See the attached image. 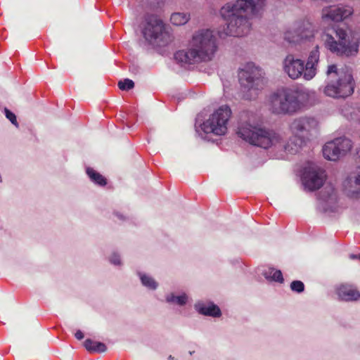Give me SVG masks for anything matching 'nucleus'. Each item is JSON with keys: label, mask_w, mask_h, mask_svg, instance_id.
Here are the masks:
<instances>
[{"label": "nucleus", "mask_w": 360, "mask_h": 360, "mask_svg": "<svg viewBox=\"0 0 360 360\" xmlns=\"http://www.w3.org/2000/svg\"><path fill=\"white\" fill-rule=\"evenodd\" d=\"M265 6V0H237L228 3L220 10V14L226 21V36L242 37L248 34L251 28V17L261 15Z\"/></svg>", "instance_id": "1"}, {"label": "nucleus", "mask_w": 360, "mask_h": 360, "mask_svg": "<svg viewBox=\"0 0 360 360\" xmlns=\"http://www.w3.org/2000/svg\"><path fill=\"white\" fill-rule=\"evenodd\" d=\"M322 40L326 49L338 56H353L359 51V39L339 25L327 29Z\"/></svg>", "instance_id": "2"}, {"label": "nucleus", "mask_w": 360, "mask_h": 360, "mask_svg": "<svg viewBox=\"0 0 360 360\" xmlns=\"http://www.w3.org/2000/svg\"><path fill=\"white\" fill-rule=\"evenodd\" d=\"M327 84L323 93L333 98H345L353 94L354 80L351 70L347 68L338 69L335 64L328 66Z\"/></svg>", "instance_id": "3"}, {"label": "nucleus", "mask_w": 360, "mask_h": 360, "mask_svg": "<svg viewBox=\"0 0 360 360\" xmlns=\"http://www.w3.org/2000/svg\"><path fill=\"white\" fill-rule=\"evenodd\" d=\"M238 136L250 144L264 149L274 147L276 149L281 143V135L273 129L259 127L249 122H240L237 129Z\"/></svg>", "instance_id": "4"}, {"label": "nucleus", "mask_w": 360, "mask_h": 360, "mask_svg": "<svg viewBox=\"0 0 360 360\" xmlns=\"http://www.w3.org/2000/svg\"><path fill=\"white\" fill-rule=\"evenodd\" d=\"M304 92L302 90L282 88L269 97V107L272 113L276 115H292L302 105Z\"/></svg>", "instance_id": "5"}, {"label": "nucleus", "mask_w": 360, "mask_h": 360, "mask_svg": "<svg viewBox=\"0 0 360 360\" xmlns=\"http://www.w3.org/2000/svg\"><path fill=\"white\" fill-rule=\"evenodd\" d=\"M141 32L150 44L165 46L171 40L163 21L155 14L146 13L144 15Z\"/></svg>", "instance_id": "6"}, {"label": "nucleus", "mask_w": 360, "mask_h": 360, "mask_svg": "<svg viewBox=\"0 0 360 360\" xmlns=\"http://www.w3.org/2000/svg\"><path fill=\"white\" fill-rule=\"evenodd\" d=\"M231 110L229 106L225 105L220 106L215 112H214L210 118L199 124V116L196 119L195 124V131L200 134V130L204 134L212 133L215 135H224L227 131V123L231 117Z\"/></svg>", "instance_id": "7"}, {"label": "nucleus", "mask_w": 360, "mask_h": 360, "mask_svg": "<svg viewBox=\"0 0 360 360\" xmlns=\"http://www.w3.org/2000/svg\"><path fill=\"white\" fill-rule=\"evenodd\" d=\"M238 79L244 91L256 96L266 84L264 72L253 63H248L238 74Z\"/></svg>", "instance_id": "8"}, {"label": "nucleus", "mask_w": 360, "mask_h": 360, "mask_svg": "<svg viewBox=\"0 0 360 360\" xmlns=\"http://www.w3.org/2000/svg\"><path fill=\"white\" fill-rule=\"evenodd\" d=\"M191 46L201 61L210 60L217 49L212 31L202 30L193 35Z\"/></svg>", "instance_id": "9"}, {"label": "nucleus", "mask_w": 360, "mask_h": 360, "mask_svg": "<svg viewBox=\"0 0 360 360\" xmlns=\"http://www.w3.org/2000/svg\"><path fill=\"white\" fill-rule=\"evenodd\" d=\"M302 184L310 191L319 189L324 183L323 172L312 167L304 168L302 175Z\"/></svg>", "instance_id": "10"}, {"label": "nucleus", "mask_w": 360, "mask_h": 360, "mask_svg": "<svg viewBox=\"0 0 360 360\" xmlns=\"http://www.w3.org/2000/svg\"><path fill=\"white\" fill-rule=\"evenodd\" d=\"M352 13L353 9L349 6L331 5L322 9V18L324 20L340 22L351 15Z\"/></svg>", "instance_id": "11"}, {"label": "nucleus", "mask_w": 360, "mask_h": 360, "mask_svg": "<svg viewBox=\"0 0 360 360\" xmlns=\"http://www.w3.org/2000/svg\"><path fill=\"white\" fill-rule=\"evenodd\" d=\"M283 65L284 72L291 79H296L301 76L304 77V62L301 59L296 58L294 55H287L283 60Z\"/></svg>", "instance_id": "12"}, {"label": "nucleus", "mask_w": 360, "mask_h": 360, "mask_svg": "<svg viewBox=\"0 0 360 360\" xmlns=\"http://www.w3.org/2000/svg\"><path fill=\"white\" fill-rule=\"evenodd\" d=\"M317 122L314 117H300L295 119L290 125L293 136H301L305 139L308 132L315 128Z\"/></svg>", "instance_id": "13"}, {"label": "nucleus", "mask_w": 360, "mask_h": 360, "mask_svg": "<svg viewBox=\"0 0 360 360\" xmlns=\"http://www.w3.org/2000/svg\"><path fill=\"white\" fill-rule=\"evenodd\" d=\"M320 52L319 46H316L308 56L307 63L304 64L305 71L304 72V79L311 80L316 75L317 65L319 62Z\"/></svg>", "instance_id": "14"}, {"label": "nucleus", "mask_w": 360, "mask_h": 360, "mask_svg": "<svg viewBox=\"0 0 360 360\" xmlns=\"http://www.w3.org/2000/svg\"><path fill=\"white\" fill-rule=\"evenodd\" d=\"M281 143L278 144L276 150L280 152L294 155L298 153L305 143V139L301 136H292L288 142L281 136Z\"/></svg>", "instance_id": "15"}, {"label": "nucleus", "mask_w": 360, "mask_h": 360, "mask_svg": "<svg viewBox=\"0 0 360 360\" xmlns=\"http://www.w3.org/2000/svg\"><path fill=\"white\" fill-rule=\"evenodd\" d=\"M195 311L203 316L218 318L221 316L220 308L212 302L204 303L202 302H197L194 304Z\"/></svg>", "instance_id": "16"}, {"label": "nucleus", "mask_w": 360, "mask_h": 360, "mask_svg": "<svg viewBox=\"0 0 360 360\" xmlns=\"http://www.w3.org/2000/svg\"><path fill=\"white\" fill-rule=\"evenodd\" d=\"M314 37L312 30L307 29L302 31L300 29L294 31H287L284 33V40L290 44L300 43L304 40H309Z\"/></svg>", "instance_id": "17"}, {"label": "nucleus", "mask_w": 360, "mask_h": 360, "mask_svg": "<svg viewBox=\"0 0 360 360\" xmlns=\"http://www.w3.org/2000/svg\"><path fill=\"white\" fill-rule=\"evenodd\" d=\"M174 59L182 63L193 64L201 61L195 51L192 47L188 50H179L174 53Z\"/></svg>", "instance_id": "18"}, {"label": "nucleus", "mask_w": 360, "mask_h": 360, "mask_svg": "<svg viewBox=\"0 0 360 360\" xmlns=\"http://www.w3.org/2000/svg\"><path fill=\"white\" fill-rule=\"evenodd\" d=\"M338 295L344 301H356L360 298V292L348 285H341L338 288Z\"/></svg>", "instance_id": "19"}, {"label": "nucleus", "mask_w": 360, "mask_h": 360, "mask_svg": "<svg viewBox=\"0 0 360 360\" xmlns=\"http://www.w3.org/2000/svg\"><path fill=\"white\" fill-rule=\"evenodd\" d=\"M323 155L326 159L331 161H335L341 157L335 140L327 142L324 145L323 147Z\"/></svg>", "instance_id": "20"}, {"label": "nucleus", "mask_w": 360, "mask_h": 360, "mask_svg": "<svg viewBox=\"0 0 360 360\" xmlns=\"http://www.w3.org/2000/svg\"><path fill=\"white\" fill-rule=\"evenodd\" d=\"M83 345L85 349L90 353H103L107 350V347L104 343L94 341L89 338L86 339Z\"/></svg>", "instance_id": "21"}, {"label": "nucleus", "mask_w": 360, "mask_h": 360, "mask_svg": "<svg viewBox=\"0 0 360 360\" xmlns=\"http://www.w3.org/2000/svg\"><path fill=\"white\" fill-rule=\"evenodd\" d=\"M188 300V296L183 292L179 295H176L174 293L171 292L165 296V301L168 304H176L179 307L186 305Z\"/></svg>", "instance_id": "22"}, {"label": "nucleus", "mask_w": 360, "mask_h": 360, "mask_svg": "<svg viewBox=\"0 0 360 360\" xmlns=\"http://www.w3.org/2000/svg\"><path fill=\"white\" fill-rule=\"evenodd\" d=\"M262 274L268 281H275L279 283H283L284 282L283 274L281 270H277L274 268L270 267L268 269L264 270Z\"/></svg>", "instance_id": "23"}, {"label": "nucleus", "mask_w": 360, "mask_h": 360, "mask_svg": "<svg viewBox=\"0 0 360 360\" xmlns=\"http://www.w3.org/2000/svg\"><path fill=\"white\" fill-rule=\"evenodd\" d=\"M86 172L90 180L95 184L100 186H104L107 184L106 179L93 168L89 167H86Z\"/></svg>", "instance_id": "24"}, {"label": "nucleus", "mask_w": 360, "mask_h": 360, "mask_svg": "<svg viewBox=\"0 0 360 360\" xmlns=\"http://www.w3.org/2000/svg\"><path fill=\"white\" fill-rule=\"evenodd\" d=\"M334 140L341 157L345 155L351 150L352 145L350 139L346 137H339Z\"/></svg>", "instance_id": "25"}, {"label": "nucleus", "mask_w": 360, "mask_h": 360, "mask_svg": "<svg viewBox=\"0 0 360 360\" xmlns=\"http://www.w3.org/2000/svg\"><path fill=\"white\" fill-rule=\"evenodd\" d=\"M137 274L141 280V284L144 287L152 290H155L158 288V283L152 276L140 271H139Z\"/></svg>", "instance_id": "26"}, {"label": "nucleus", "mask_w": 360, "mask_h": 360, "mask_svg": "<svg viewBox=\"0 0 360 360\" xmlns=\"http://www.w3.org/2000/svg\"><path fill=\"white\" fill-rule=\"evenodd\" d=\"M189 20V15L184 13H174L170 17L171 22L176 26L186 24Z\"/></svg>", "instance_id": "27"}, {"label": "nucleus", "mask_w": 360, "mask_h": 360, "mask_svg": "<svg viewBox=\"0 0 360 360\" xmlns=\"http://www.w3.org/2000/svg\"><path fill=\"white\" fill-rule=\"evenodd\" d=\"M118 87L122 91H129L134 87V82L129 79H124L118 82Z\"/></svg>", "instance_id": "28"}, {"label": "nucleus", "mask_w": 360, "mask_h": 360, "mask_svg": "<svg viewBox=\"0 0 360 360\" xmlns=\"http://www.w3.org/2000/svg\"><path fill=\"white\" fill-rule=\"evenodd\" d=\"M290 289L297 293H301L304 290V284L301 281H293L290 283Z\"/></svg>", "instance_id": "29"}, {"label": "nucleus", "mask_w": 360, "mask_h": 360, "mask_svg": "<svg viewBox=\"0 0 360 360\" xmlns=\"http://www.w3.org/2000/svg\"><path fill=\"white\" fill-rule=\"evenodd\" d=\"M109 262L110 264L115 266H121L122 260L120 258V255L117 252H112V255L109 257Z\"/></svg>", "instance_id": "30"}, {"label": "nucleus", "mask_w": 360, "mask_h": 360, "mask_svg": "<svg viewBox=\"0 0 360 360\" xmlns=\"http://www.w3.org/2000/svg\"><path fill=\"white\" fill-rule=\"evenodd\" d=\"M355 161L357 164V169H359L357 176L355 177V184L360 185V148L356 150Z\"/></svg>", "instance_id": "31"}, {"label": "nucleus", "mask_w": 360, "mask_h": 360, "mask_svg": "<svg viewBox=\"0 0 360 360\" xmlns=\"http://www.w3.org/2000/svg\"><path fill=\"white\" fill-rule=\"evenodd\" d=\"M5 115L8 120L11 121V122L14 124L15 126L18 127V123L17 122L16 116L14 113H13L11 111L8 110L7 108H5Z\"/></svg>", "instance_id": "32"}, {"label": "nucleus", "mask_w": 360, "mask_h": 360, "mask_svg": "<svg viewBox=\"0 0 360 360\" xmlns=\"http://www.w3.org/2000/svg\"><path fill=\"white\" fill-rule=\"evenodd\" d=\"M326 190H327V188H325L324 193H327V196H324V194L321 195V198L325 201L328 200V198H332L333 193V188H329L328 191H326Z\"/></svg>", "instance_id": "33"}, {"label": "nucleus", "mask_w": 360, "mask_h": 360, "mask_svg": "<svg viewBox=\"0 0 360 360\" xmlns=\"http://www.w3.org/2000/svg\"><path fill=\"white\" fill-rule=\"evenodd\" d=\"M75 338H76L77 340H82V339H83V338H84V333H82V330H78L75 333Z\"/></svg>", "instance_id": "34"}, {"label": "nucleus", "mask_w": 360, "mask_h": 360, "mask_svg": "<svg viewBox=\"0 0 360 360\" xmlns=\"http://www.w3.org/2000/svg\"><path fill=\"white\" fill-rule=\"evenodd\" d=\"M349 258L351 259H359L360 260V253L359 254H350L349 255Z\"/></svg>", "instance_id": "35"}, {"label": "nucleus", "mask_w": 360, "mask_h": 360, "mask_svg": "<svg viewBox=\"0 0 360 360\" xmlns=\"http://www.w3.org/2000/svg\"><path fill=\"white\" fill-rule=\"evenodd\" d=\"M115 215L120 219V220H124V217L122 214H120L118 212H116L115 213Z\"/></svg>", "instance_id": "36"}, {"label": "nucleus", "mask_w": 360, "mask_h": 360, "mask_svg": "<svg viewBox=\"0 0 360 360\" xmlns=\"http://www.w3.org/2000/svg\"><path fill=\"white\" fill-rule=\"evenodd\" d=\"M168 360H176V359L172 355H169V357H168Z\"/></svg>", "instance_id": "37"}, {"label": "nucleus", "mask_w": 360, "mask_h": 360, "mask_svg": "<svg viewBox=\"0 0 360 360\" xmlns=\"http://www.w3.org/2000/svg\"><path fill=\"white\" fill-rule=\"evenodd\" d=\"M283 158V154H281L278 156V158Z\"/></svg>", "instance_id": "38"}, {"label": "nucleus", "mask_w": 360, "mask_h": 360, "mask_svg": "<svg viewBox=\"0 0 360 360\" xmlns=\"http://www.w3.org/2000/svg\"><path fill=\"white\" fill-rule=\"evenodd\" d=\"M193 353H194V351H192V352H191V351H190V352H189V354H190V355H192Z\"/></svg>", "instance_id": "39"}, {"label": "nucleus", "mask_w": 360, "mask_h": 360, "mask_svg": "<svg viewBox=\"0 0 360 360\" xmlns=\"http://www.w3.org/2000/svg\"><path fill=\"white\" fill-rule=\"evenodd\" d=\"M222 34H222L221 32H219V36H220V37H222Z\"/></svg>", "instance_id": "40"}, {"label": "nucleus", "mask_w": 360, "mask_h": 360, "mask_svg": "<svg viewBox=\"0 0 360 360\" xmlns=\"http://www.w3.org/2000/svg\"><path fill=\"white\" fill-rule=\"evenodd\" d=\"M247 97H248V98L251 99L252 98V95H250V97L248 96H247Z\"/></svg>", "instance_id": "41"}]
</instances>
